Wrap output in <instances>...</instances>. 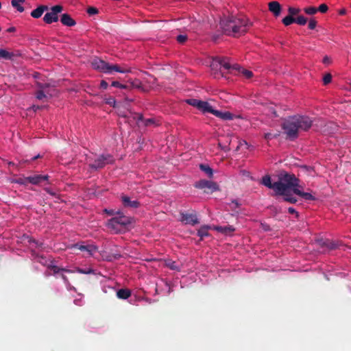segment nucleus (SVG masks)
Here are the masks:
<instances>
[{"label": "nucleus", "mask_w": 351, "mask_h": 351, "mask_svg": "<svg viewBox=\"0 0 351 351\" xmlns=\"http://www.w3.org/2000/svg\"><path fill=\"white\" fill-rule=\"evenodd\" d=\"M252 23L245 16L233 15L224 16L220 21V27L228 36H238L245 34Z\"/></svg>", "instance_id": "nucleus-1"}, {"label": "nucleus", "mask_w": 351, "mask_h": 351, "mask_svg": "<svg viewBox=\"0 0 351 351\" xmlns=\"http://www.w3.org/2000/svg\"><path fill=\"white\" fill-rule=\"evenodd\" d=\"M312 120L306 116L296 115L285 120L282 128L287 138L293 141L298 138L299 130L307 131L312 126Z\"/></svg>", "instance_id": "nucleus-2"}, {"label": "nucleus", "mask_w": 351, "mask_h": 351, "mask_svg": "<svg viewBox=\"0 0 351 351\" xmlns=\"http://www.w3.org/2000/svg\"><path fill=\"white\" fill-rule=\"evenodd\" d=\"M132 218L128 217L120 210H117V215L112 217L107 222L108 228L114 234L125 231L128 225L132 223Z\"/></svg>", "instance_id": "nucleus-3"}, {"label": "nucleus", "mask_w": 351, "mask_h": 351, "mask_svg": "<svg viewBox=\"0 0 351 351\" xmlns=\"http://www.w3.org/2000/svg\"><path fill=\"white\" fill-rule=\"evenodd\" d=\"M278 183L282 184L280 189L278 190V194H284L285 192L299 186V180L294 174L288 173L281 174Z\"/></svg>", "instance_id": "nucleus-4"}, {"label": "nucleus", "mask_w": 351, "mask_h": 351, "mask_svg": "<svg viewBox=\"0 0 351 351\" xmlns=\"http://www.w3.org/2000/svg\"><path fill=\"white\" fill-rule=\"evenodd\" d=\"M210 68L213 71H219L221 72V75L223 73L221 71V69H223L227 71H230V69H237V64L231 65L229 62V58L227 57H215L213 59V61L210 64Z\"/></svg>", "instance_id": "nucleus-5"}, {"label": "nucleus", "mask_w": 351, "mask_h": 351, "mask_svg": "<svg viewBox=\"0 0 351 351\" xmlns=\"http://www.w3.org/2000/svg\"><path fill=\"white\" fill-rule=\"evenodd\" d=\"M114 162V158L111 154H101L95 159L93 162L89 163V167L93 169H98L104 168L106 165L112 164Z\"/></svg>", "instance_id": "nucleus-6"}, {"label": "nucleus", "mask_w": 351, "mask_h": 351, "mask_svg": "<svg viewBox=\"0 0 351 351\" xmlns=\"http://www.w3.org/2000/svg\"><path fill=\"white\" fill-rule=\"evenodd\" d=\"M194 186L197 189L204 190V193H206L219 191V187L216 182L206 180H201L196 182Z\"/></svg>", "instance_id": "nucleus-7"}, {"label": "nucleus", "mask_w": 351, "mask_h": 351, "mask_svg": "<svg viewBox=\"0 0 351 351\" xmlns=\"http://www.w3.org/2000/svg\"><path fill=\"white\" fill-rule=\"evenodd\" d=\"M50 10L51 11L47 12L43 17V21L47 24H51L58 21V14L63 10V6L56 5L51 7Z\"/></svg>", "instance_id": "nucleus-8"}, {"label": "nucleus", "mask_w": 351, "mask_h": 351, "mask_svg": "<svg viewBox=\"0 0 351 351\" xmlns=\"http://www.w3.org/2000/svg\"><path fill=\"white\" fill-rule=\"evenodd\" d=\"M261 184L268 187L269 189H273L274 191V195H276L278 194V190H280V188L282 187V184L278 183V182L272 183L271 177L269 175H266L263 177Z\"/></svg>", "instance_id": "nucleus-9"}, {"label": "nucleus", "mask_w": 351, "mask_h": 351, "mask_svg": "<svg viewBox=\"0 0 351 351\" xmlns=\"http://www.w3.org/2000/svg\"><path fill=\"white\" fill-rule=\"evenodd\" d=\"M181 221L186 224H191L192 226L196 225L199 223V221L195 214L193 213H180Z\"/></svg>", "instance_id": "nucleus-10"}, {"label": "nucleus", "mask_w": 351, "mask_h": 351, "mask_svg": "<svg viewBox=\"0 0 351 351\" xmlns=\"http://www.w3.org/2000/svg\"><path fill=\"white\" fill-rule=\"evenodd\" d=\"M92 66L101 72L107 73L109 64L99 58H95L91 62Z\"/></svg>", "instance_id": "nucleus-11"}, {"label": "nucleus", "mask_w": 351, "mask_h": 351, "mask_svg": "<svg viewBox=\"0 0 351 351\" xmlns=\"http://www.w3.org/2000/svg\"><path fill=\"white\" fill-rule=\"evenodd\" d=\"M40 90L36 93V97L39 100H42L45 98H47V95H49L50 97L52 96V94H50L49 90H47L49 88V84H38Z\"/></svg>", "instance_id": "nucleus-12"}, {"label": "nucleus", "mask_w": 351, "mask_h": 351, "mask_svg": "<svg viewBox=\"0 0 351 351\" xmlns=\"http://www.w3.org/2000/svg\"><path fill=\"white\" fill-rule=\"evenodd\" d=\"M121 199L124 207L136 208L140 206L139 202L137 200H131L130 197L123 195Z\"/></svg>", "instance_id": "nucleus-13"}, {"label": "nucleus", "mask_w": 351, "mask_h": 351, "mask_svg": "<svg viewBox=\"0 0 351 351\" xmlns=\"http://www.w3.org/2000/svg\"><path fill=\"white\" fill-rule=\"evenodd\" d=\"M337 130V125L333 122H328L326 123L322 128V132L328 135L334 134Z\"/></svg>", "instance_id": "nucleus-14"}, {"label": "nucleus", "mask_w": 351, "mask_h": 351, "mask_svg": "<svg viewBox=\"0 0 351 351\" xmlns=\"http://www.w3.org/2000/svg\"><path fill=\"white\" fill-rule=\"evenodd\" d=\"M49 176L47 175H34L32 176H28L27 179L29 180V182L32 184H39L42 183L43 181L48 180Z\"/></svg>", "instance_id": "nucleus-15"}, {"label": "nucleus", "mask_w": 351, "mask_h": 351, "mask_svg": "<svg viewBox=\"0 0 351 351\" xmlns=\"http://www.w3.org/2000/svg\"><path fill=\"white\" fill-rule=\"evenodd\" d=\"M48 10L49 7L47 5H40L38 6L37 8L32 10L30 15L34 19H39L40 17H41L44 12Z\"/></svg>", "instance_id": "nucleus-16"}, {"label": "nucleus", "mask_w": 351, "mask_h": 351, "mask_svg": "<svg viewBox=\"0 0 351 351\" xmlns=\"http://www.w3.org/2000/svg\"><path fill=\"white\" fill-rule=\"evenodd\" d=\"M107 73L111 74L113 71H117L121 73H130L131 70L130 68H121L118 64H110L108 66Z\"/></svg>", "instance_id": "nucleus-17"}, {"label": "nucleus", "mask_w": 351, "mask_h": 351, "mask_svg": "<svg viewBox=\"0 0 351 351\" xmlns=\"http://www.w3.org/2000/svg\"><path fill=\"white\" fill-rule=\"evenodd\" d=\"M60 21L64 25L68 27H73L76 24L75 20L73 19L71 16L66 13L62 14Z\"/></svg>", "instance_id": "nucleus-18"}, {"label": "nucleus", "mask_w": 351, "mask_h": 351, "mask_svg": "<svg viewBox=\"0 0 351 351\" xmlns=\"http://www.w3.org/2000/svg\"><path fill=\"white\" fill-rule=\"evenodd\" d=\"M213 114L215 117H219L223 120H232L234 118V115L230 112H222L217 110H215Z\"/></svg>", "instance_id": "nucleus-19"}, {"label": "nucleus", "mask_w": 351, "mask_h": 351, "mask_svg": "<svg viewBox=\"0 0 351 351\" xmlns=\"http://www.w3.org/2000/svg\"><path fill=\"white\" fill-rule=\"evenodd\" d=\"M47 268L53 271V274H60L62 272H66V273H73L75 271L68 269L63 267H59L58 266H56L55 265L49 264L47 266Z\"/></svg>", "instance_id": "nucleus-20"}, {"label": "nucleus", "mask_w": 351, "mask_h": 351, "mask_svg": "<svg viewBox=\"0 0 351 351\" xmlns=\"http://www.w3.org/2000/svg\"><path fill=\"white\" fill-rule=\"evenodd\" d=\"M269 10L274 16H278L281 12V5L278 1H271L269 3Z\"/></svg>", "instance_id": "nucleus-21"}, {"label": "nucleus", "mask_w": 351, "mask_h": 351, "mask_svg": "<svg viewBox=\"0 0 351 351\" xmlns=\"http://www.w3.org/2000/svg\"><path fill=\"white\" fill-rule=\"evenodd\" d=\"M198 110H201L203 113L209 112L211 114L215 110L208 102L204 101H201Z\"/></svg>", "instance_id": "nucleus-22"}, {"label": "nucleus", "mask_w": 351, "mask_h": 351, "mask_svg": "<svg viewBox=\"0 0 351 351\" xmlns=\"http://www.w3.org/2000/svg\"><path fill=\"white\" fill-rule=\"evenodd\" d=\"M293 192L306 200H315V197L309 193L302 192L298 188H294Z\"/></svg>", "instance_id": "nucleus-23"}, {"label": "nucleus", "mask_w": 351, "mask_h": 351, "mask_svg": "<svg viewBox=\"0 0 351 351\" xmlns=\"http://www.w3.org/2000/svg\"><path fill=\"white\" fill-rule=\"evenodd\" d=\"M276 196H282V199L283 201L289 202L291 204H295L298 201L296 197H293L291 194L289 193V191L285 192L284 194H277Z\"/></svg>", "instance_id": "nucleus-24"}, {"label": "nucleus", "mask_w": 351, "mask_h": 351, "mask_svg": "<svg viewBox=\"0 0 351 351\" xmlns=\"http://www.w3.org/2000/svg\"><path fill=\"white\" fill-rule=\"evenodd\" d=\"M210 228V226L208 225H204L200 227V228L197 230V235L200 237L201 240H203L204 237L209 235L208 230Z\"/></svg>", "instance_id": "nucleus-25"}, {"label": "nucleus", "mask_w": 351, "mask_h": 351, "mask_svg": "<svg viewBox=\"0 0 351 351\" xmlns=\"http://www.w3.org/2000/svg\"><path fill=\"white\" fill-rule=\"evenodd\" d=\"M131 295V291L128 289H121L117 291V296L119 299L125 300Z\"/></svg>", "instance_id": "nucleus-26"}, {"label": "nucleus", "mask_w": 351, "mask_h": 351, "mask_svg": "<svg viewBox=\"0 0 351 351\" xmlns=\"http://www.w3.org/2000/svg\"><path fill=\"white\" fill-rule=\"evenodd\" d=\"M319 244L321 247H326L328 250H334L337 246V243L330 240H321L319 241Z\"/></svg>", "instance_id": "nucleus-27"}, {"label": "nucleus", "mask_w": 351, "mask_h": 351, "mask_svg": "<svg viewBox=\"0 0 351 351\" xmlns=\"http://www.w3.org/2000/svg\"><path fill=\"white\" fill-rule=\"evenodd\" d=\"M75 247L77 248L78 250L81 251H86L88 254H92L93 252L96 250L95 247H94L92 245H80L76 244L75 245Z\"/></svg>", "instance_id": "nucleus-28"}, {"label": "nucleus", "mask_w": 351, "mask_h": 351, "mask_svg": "<svg viewBox=\"0 0 351 351\" xmlns=\"http://www.w3.org/2000/svg\"><path fill=\"white\" fill-rule=\"evenodd\" d=\"M25 1V0H12L11 5L12 7L16 9V10L19 12H23L24 11V8L21 5Z\"/></svg>", "instance_id": "nucleus-29"}, {"label": "nucleus", "mask_w": 351, "mask_h": 351, "mask_svg": "<svg viewBox=\"0 0 351 351\" xmlns=\"http://www.w3.org/2000/svg\"><path fill=\"white\" fill-rule=\"evenodd\" d=\"M165 265L171 270L180 271V267L177 263L171 259H167L165 261Z\"/></svg>", "instance_id": "nucleus-30"}, {"label": "nucleus", "mask_w": 351, "mask_h": 351, "mask_svg": "<svg viewBox=\"0 0 351 351\" xmlns=\"http://www.w3.org/2000/svg\"><path fill=\"white\" fill-rule=\"evenodd\" d=\"M215 229L220 232L222 233H230L234 231V228L232 226H216L215 227Z\"/></svg>", "instance_id": "nucleus-31"}, {"label": "nucleus", "mask_w": 351, "mask_h": 351, "mask_svg": "<svg viewBox=\"0 0 351 351\" xmlns=\"http://www.w3.org/2000/svg\"><path fill=\"white\" fill-rule=\"evenodd\" d=\"M14 55L12 52H9L5 49H0V58L4 60H12Z\"/></svg>", "instance_id": "nucleus-32"}, {"label": "nucleus", "mask_w": 351, "mask_h": 351, "mask_svg": "<svg viewBox=\"0 0 351 351\" xmlns=\"http://www.w3.org/2000/svg\"><path fill=\"white\" fill-rule=\"evenodd\" d=\"M199 168L202 171L206 173L209 178H213V171L208 165L201 164Z\"/></svg>", "instance_id": "nucleus-33"}, {"label": "nucleus", "mask_w": 351, "mask_h": 351, "mask_svg": "<svg viewBox=\"0 0 351 351\" xmlns=\"http://www.w3.org/2000/svg\"><path fill=\"white\" fill-rule=\"evenodd\" d=\"M129 88H141V82L138 79H134L133 80L129 81Z\"/></svg>", "instance_id": "nucleus-34"}, {"label": "nucleus", "mask_w": 351, "mask_h": 351, "mask_svg": "<svg viewBox=\"0 0 351 351\" xmlns=\"http://www.w3.org/2000/svg\"><path fill=\"white\" fill-rule=\"evenodd\" d=\"M237 67L238 69L237 70L241 72L243 74V75L247 79H250L253 76V73L252 71L245 69H241L238 65Z\"/></svg>", "instance_id": "nucleus-35"}, {"label": "nucleus", "mask_w": 351, "mask_h": 351, "mask_svg": "<svg viewBox=\"0 0 351 351\" xmlns=\"http://www.w3.org/2000/svg\"><path fill=\"white\" fill-rule=\"evenodd\" d=\"M75 271L80 274H95V271L91 268L82 269V268H80V267H76Z\"/></svg>", "instance_id": "nucleus-36"}, {"label": "nucleus", "mask_w": 351, "mask_h": 351, "mask_svg": "<svg viewBox=\"0 0 351 351\" xmlns=\"http://www.w3.org/2000/svg\"><path fill=\"white\" fill-rule=\"evenodd\" d=\"M282 23L285 26L290 25L295 23V18L289 14L282 19Z\"/></svg>", "instance_id": "nucleus-37"}, {"label": "nucleus", "mask_w": 351, "mask_h": 351, "mask_svg": "<svg viewBox=\"0 0 351 351\" xmlns=\"http://www.w3.org/2000/svg\"><path fill=\"white\" fill-rule=\"evenodd\" d=\"M186 102L193 106V107H195L197 108V109L199 108V104L201 103V100H199V99H189L186 101Z\"/></svg>", "instance_id": "nucleus-38"}, {"label": "nucleus", "mask_w": 351, "mask_h": 351, "mask_svg": "<svg viewBox=\"0 0 351 351\" xmlns=\"http://www.w3.org/2000/svg\"><path fill=\"white\" fill-rule=\"evenodd\" d=\"M158 125V124L157 123L156 120L154 118L147 119H145V121H144V125L145 127H149L152 125L156 126Z\"/></svg>", "instance_id": "nucleus-39"}, {"label": "nucleus", "mask_w": 351, "mask_h": 351, "mask_svg": "<svg viewBox=\"0 0 351 351\" xmlns=\"http://www.w3.org/2000/svg\"><path fill=\"white\" fill-rule=\"evenodd\" d=\"M307 22V19L304 16H299L295 19V23L300 25H304Z\"/></svg>", "instance_id": "nucleus-40"}, {"label": "nucleus", "mask_w": 351, "mask_h": 351, "mask_svg": "<svg viewBox=\"0 0 351 351\" xmlns=\"http://www.w3.org/2000/svg\"><path fill=\"white\" fill-rule=\"evenodd\" d=\"M304 11L306 14L308 15H313L317 13V9L315 7H308L305 8L304 9Z\"/></svg>", "instance_id": "nucleus-41"}, {"label": "nucleus", "mask_w": 351, "mask_h": 351, "mask_svg": "<svg viewBox=\"0 0 351 351\" xmlns=\"http://www.w3.org/2000/svg\"><path fill=\"white\" fill-rule=\"evenodd\" d=\"M288 12L289 14L293 17V16H295L300 12V9L293 7H289L288 9Z\"/></svg>", "instance_id": "nucleus-42"}, {"label": "nucleus", "mask_w": 351, "mask_h": 351, "mask_svg": "<svg viewBox=\"0 0 351 351\" xmlns=\"http://www.w3.org/2000/svg\"><path fill=\"white\" fill-rule=\"evenodd\" d=\"M111 86H114V87L123 88V89L129 88V86L128 85L121 84L120 82H119L117 81L112 82V84H111Z\"/></svg>", "instance_id": "nucleus-43"}, {"label": "nucleus", "mask_w": 351, "mask_h": 351, "mask_svg": "<svg viewBox=\"0 0 351 351\" xmlns=\"http://www.w3.org/2000/svg\"><path fill=\"white\" fill-rule=\"evenodd\" d=\"M16 182L23 185H27V184L29 183L27 177L19 178L17 180H16Z\"/></svg>", "instance_id": "nucleus-44"}, {"label": "nucleus", "mask_w": 351, "mask_h": 351, "mask_svg": "<svg viewBox=\"0 0 351 351\" xmlns=\"http://www.w3.org/2000/svg\"><path fill=\"white\" fill-rule=\"evenodd\" d=\"M186 40H187L186 35L180 34L176 37V40L180 44H184L186 41Z\"/></svg>", "instance_id": "nucleus-45"}, {"label": "nucleus", "mask_w": 351, "mask_h": 351, "mask_svg": "<svg viewBox=\"0 0 351 351\" xmlns=\"http://www.w3.org/2000/svg\"><path fill=\"white\" fill-rule=\"evenodd\" d=\"M332 80V75L330 73L326 74L323 77V83L324 85L329 84Z\"/></svg>", "instance_id": "nucleus-46"}, {"label": "nucleus", "mask_w": 351, "mask_h": 351, "mask_svg": "<svg viewBox=\"0 0 351 351\" xmlns=\"http://www.w3.org/2000/svg\"><path fill=\"white\" fill-rule=\"evenodd\" d=\"M317 21L314 18L310 19L308 27L310 29H314L316 27Z\"/></svg>", "instance_id": "nucleus-47"}, {"label": "nucleus", "mask_w": 351, "mask_h": 351, "mask_svg": "<svg viewBox=\"0 0 351 351\" xmlns=\"http://www.w3.org/2000/svg\"><path fill=\"white\" fill-rule=\"evenodd\" d=\"M317 9V11H319L322 13H325L328 11V7L326 4L322 3Z\"/></svg>", "instance_id": "nucleus-48"}, {"label": "nucleus", "mask_w": 351, "mask_h": 351, "mask_svg": "<svg viewBox=\"0 0 351 351\" xmlns=\"http://www.w3.org/2000/svg\"><path fill=\"white\" fill-rule=\"evenodd\" d=\"M99 12L98 9L95 7H88L87 9V13L89 15H94Z\"/></svg>", "instance_id": "nucleus-49"}, {"label": "nucleus", "mask_w": 351, "mask_h": 351, "mask_svg": "<svg viewBox=\"0 0 351 351\" xmlns=\"http://www.w3.org/2000/svg\"><path fill=\"white\" fill-rule=\"evenodd\" d=\"M104 212L106 213H107L108 215L113 216V217L117 215V211H115L113 209H109V210L108 209H105Z\"/></svg>", "instance_id": "nucleus-50"}, {"label": "nucleus", "mask_w": 351, "mask_h": 351, "mask_svg": "<svg viewBox=\"0 0 351 351\" xmlns=\"http://www.w3.org/2000/svg\"><path fill=\"white\" fill-rule=\"evenodd\" d=\"M106 104L110 105V106H115V103H116V101L114 99V98L113 97H110L108 99H106Z\"/></svg>", "instance_id": "nucleus-51"}, {"label": "nucleus", "mask_w": 351, "mask_h": 351, "mask_svg": "<svg viewBox=\"0 0 351 351\" xmlns=\"http://www.w3.org/2000/svg\"><path fill=\"white\" fill-rule=\"evenodd\" d=\"M29 242L34 243L36 245V247L38 248L43 247V243L38 241H36L35 239H30Z\"/></svg>", "instance_id": "nucleus-52"}, {"label": "nucleus", "mask_w": 351, "mask_h": 351, "mask_svg": "<svg viewBox=\"0 0 351 351\" xmlns=\"http://www.w3.org/2000/svg\"><path fill=\"white\" fill-rule=\"evenodd\" d=\"M60 275L61 278L64 282V283L67 286H69L70 285V282H69V280L68 278L64 274H62V273H61Z\"/></svg>", "instance_id": "nucleus-53"}, {"label": "nucleus", "mask_w": 351, "mask_h": 351, "mask_svg": "<svg viewBox=\"0 0 351 351\" xmlns=\"http://www.w3.org/2000/svg\"><path fill=\"white\" fill-rule=\"evenodd\" d=\"M278 136V134H272L271 133H266L265 134V138L266 140H270L273 138H276Z\"/></svg>", "instance_id": "nucleus-54"}, {"label": "nucleus", "mask_w": 351, "mask_h": 351, "mask_svg": "<svg viewBox=\"0 0 351 351\" xmlns=\"http://www.w3.org/2000/svg\"><path fill=\"white\" fill-rule=\"evenodd\" d=\"M288 212L290 213V214H295V217L296 218H298L299 217V214L293 208V207H289L288 208Z\"/></svg>", "instance_id": "nucleus-55"}, {"label": "nucleus", "mask_w": 351, "mask_h": 351, "mask_svg": "<svg viewBox=\"0 0 351 351\" xmlns=\"http://www.w3.org/2000/svg\"><path fill=\"white\" fill-rule=\"evenodd\" d=\"M45 191L52 196L57 197L58 194L49 188H45Z\"/></svg>", "instance_id": "nucleus-56"}, {"label": "nucleus", "mask_w": 351, "mask_h": 351, "mask_svg": "<svg viewBox=\"0 0 351 351\" xmlns=\"http://www.w3.org/2000/svg\"><path fill=\"white\" fill-rule=\"evenodd\" d=\"M231 205H232V209H235L237 208H238L240 204L238 202L237 200H232V202H231Z\"/></svg>", "instance_id": "nucleus-57"}, {"label": "nucleus", "mask_w": 351, "mask_h": 351, "mask_svg": "<svg viewBox=\"0 0 351 351\" xmlns=\"http://www.w3.org/2000/svg\"><path fill=\"white\" fill-rule=\"evenodd\" d=\"M108 86V83L105 80H101L100 83V87L103 89H106Z\"/></svg>", "instance_id": "nucleus-58"}, {"label": "nucleus", "mask_w": 351, "mask_h": 351, "mask_svg": "<svg viewBox=\"0 0 351 351\" xmlns=\"http://www.w3.org/2000/svg\"><path fill=\"white\" fill-rule=\"evenodd\" d=\"M330 59L329 57H328L327 56H326L324 58H323V63L324 64H328L330 63Z\"/></svg>", "instance_id": "nucleus-59"}, {"label": "nucleus", "mask_w": 351, "mask_h": 351, "mask_svg": "<svg viewBox=\"0 0 351 351\" xmlns=\"http://www.w3.org/2000/svg\"><path fill=\"white\" fill-rule=\"evenodd\" d=\"M136 116H137V120L138 121H143L144 122L145 119L143 118V114H136Z\"/></svg>", "instance_id": "nucleus-60"}, {"label": "nucleus", "mask_w": 351, "mask_h": 351, "mask_svg": "<svg viewBox=\"0 0 351 351\" xmlns=\"http://www.w3.org/2000/svg\"><path fill=\"white\" fill-rule=\"evenodd\" d=\"M16 31V28L14 27H10L7 29L8 32H14Z\"/></svg>", "instance_id": "nucleus-61"}, {"label": "nucleus", "mask_w": 351, "mask_h": 351, "mask_svg": "<svg viewBox=\"0 0 351 351\" xmlns=\"http://www.w3.org/2000/svg\"><path fill=\"white\" fill-rule=\"evenodd\" d=\"M339 14L340 15H345L346 14V9H341L339 10Z\"/></svg>", "instance_id": "nucleus-62"}, {"label": "nucleus", "mask_w": 351, "mask_h": 351, "mask_svg": "<svg viewBox=\"0 0 351 351\" xmlns=\"http://www.w3.org/2000/svg\"><path fill=\"white\" fill-rule=\"evenodd\" d=\"M114 258L118 259L119 258L121 257V255L119 254H116L114 255Z\"/></svg>", "instance_id": "nucleus-63"}, {"label": "nucleus", "mask_w": 351, "mask_h": 351, "mask_svg": "<svg viewBox=\"0 0 351 351\" xmlns=\"http://www.w3.org/2000/svg\"><path fill=\"white\" fill-rule=\"evenodd\" d=\"M32 108H33V109H34V110H38V109H39V108H40V107H39L38 106H33V107H32Z\"/></svg>", "instance_id": "nucleus-64"}]
</instances>
